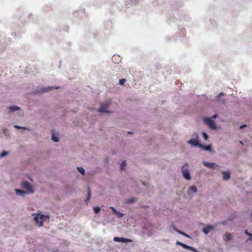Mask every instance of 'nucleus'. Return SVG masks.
I'll use <instances>...</instances> for the list:
<instances>
[{
  "label": "nucleus",
  "mask_w": 252,
  "mask_h": 252,
  "mask_svg": "<svg viewBox=\"0 0 252 252\" xmlns=\"http://www.w3.org/2000/svg\"><path fill=\"white\" fill-rule=\"evenodd\" d=\"M33 220L38 226H42L46 219L49 218V216H45L40 214H33Z\"/></svg>",
  "instance_id": "1"
},
{
  "label": "nucleus",
  "mask_w": 252,
  "mask_h": 252,
  "mask_svg": "<svg viewBox=\"0 0 252 252\" xmlns=\"http://www.w3.org/2000/svg\"><path fill=\"white\" fill-rule=\"evenodd\" d=\"M188 166V164L186 163L182 167V172L183 175V177L185 179L187 180H190L191 179V177L190 176L189 170H188L187 167Z\"/></svg>",
  "instance_id": "2"
},
{
  "label": "nucleus",
  "mask_w": 252,
  "mask_h": 252,
  "mask_svg": "<svg viewBox=\"0 0 252 252\" xmlns=\"http://www.w3.org/2000/svg\"><path fill=\"white\" fill-rule=\"evenodd\" d=\"M22 188L26 189L28 193H32L34 192L32 185L28 181H25L22 182Z\"/></svg>",
  "instance_id": "3"
},
{
  "label": "nucleus",
  "mask_w": 252,
  "mask_h": 252,
  "mask_svg": "<svg viewBox=\"0 0 252 252\" xmlns=\"http://www.w3.org/2000/svg\"><path fill=\"white\" fill-rule=\"evenodd\" d=\"M204 122L212 129H216V126L215 122L211 118H208L204 119Z\"/></svg>",
  "instance_id": "4"
},
{
  "label": "nucleus",
  "mask_w": 252,
  "mask_h": 252,
  "mask_svg": "<svg viewBox=\"0 0 252 252\" xmlns=\"http://www.w3.org/2000/svg\"><path fill=\"white\" fill-rule=\"evenodd\" d=\"M113 240L115 242L122 243L131 242L132 241V240L129 239L118 237H114Z\"/></svg>",
  "instance_id": "5"
},
{
  "label": "nucleus",
  "mask_w": 252,
  "mask_h": 252,
  "mask_svg": "<svg viewBox=\"0 0 252 252\" xmlns=\"http://www.w3.org/2000/svg\"><path fill=\"white\" fill-rule=\"evenodd\" d=\"M108 104H102L98 109V111L100 112H108V111L106 110L108 108Z\"/></svg>",
  "instance_id": "6"
},
{
  "label": "nucleus",
  "mask_w": 252,
  "mask_h": 252,
  "mask_svg": "<svg viewBox=\"0 0 252 252\" xmlns=\"http://www.w3.org/2000/svg\"><path fill=\"white\" fill-rule=\"evenodd\" d=\"M215 227L211 225H207L206 227L203 229V232L207 234L210 231L214 230Z\"/></svg>",
  "instance_id": "7"
},
{
  "label": "nucleus",
  "mask_w": 252,
  "mask_h": 252,
  "mask_svg": "<svg viewBox=\"0 0 252 252\" xmlns=\"http://www.w3.org/2000/svg\"><path fill=\"white\" fill-rule=\"evenodd\" d=\"M203 164L205 166L209 167L210 168H215L216 167L218 166L217 164H216L215 163L208 162H204L203 163Z\"/></svg>",
  "instance_id": "8"
},
{
  "label": "nucleus",
  "mask_w": 252,
  "mask_h": 252,
  "mask_svg": "<svg viewBox=\"0 0 252 252\" xmlns=\"http://www.w3.org/2000/svg\"><path fill=\"white\" fill-rule=\"evenodd\" d=\"M222 173L223 174V180H228L230 178V174L228 171H222Z\"/></svg>",
  "instance_id": "9"
},
{
  "label": "nucleus",
  "mask_w": 252,
  "mask_h": 252,
  "mask_svg": "<svg viewBox=\"0 0 252 252\" xmlns=\"http://www.w3.org/2000/svg\"><path fill=\"white\" fill-rule=\"evenodd\" d=\"M197 189L196 187L194 186H192L189 188L188 191V193L189 194H190L191 193V192H193L194 193H196L197 192Z\"/></svg>",
  "instance_id": "10"
},
{
  "label": "nucleus",
  "mask_w": 252,
  "mask_h": 252,
  "mask_svg": "<svg viewBox=\"0 0 252 252\" xmlns=\"http://www.w3.org/2000/svg\"><path fill=\"white\" fill-rule=\"evenodd\" d=\"M15 192L17 195H19L23 196L28 193L27 192H26L19 189H16Z\"/></svg>",
  "instance_id": "11"
},
{
  "label": "nucleus",
  "mask_w": 252,
  "mask_h": 252,
  "mask_svg": "<svg viewBox=\"0 0 252 252\" xmlns=\"http://www.w3.org/2000/svg\"><path fill=\"white\" fill-rule=\"evenodd\" d=\"M110 209H112L113 213L118 216L119 218H121L123 216V214L118 212L113 207H110Z\"/></svg>",
  "instance_id": "12"
},
{
  "label": "nucleus",
  "mask_w": 252,
  "mask_h": 252,
  "mask_svg": "<svg viewBox=\"0 0 252 252\" xmlns=\"http://www.w3.org/2000/svg\"><path fill=\"white\" fill-rule=\"evenodd\" d=\"M110 209H112L113 213L118 216L119 218H121L123 216V214L118 212L113 207H110Z\"/></svg>",
  "instance_id": "13"
},
{
  "label": "nucleus",
  "mask_w": 252,
  "mask_h": 252,
  "mask_svg": "<svg viewBox=\"0 0 252 252\" xmlns=\"http://www.w3.org/2000/svg\"><path fill=\"white\" fill-rule=\"evenodd\" d=\"M110 209H112L113 213L118 216L119 218H121L123 216V214L118 212L113 207H110Z\"/></svg>",
  "instance_id": "14"
},
{
  "label": "nucleus",
  "mask_w": 252,
  "mask_h": 252,
  "mask_svg": "<svg viewBox=\"0 0 252 252\" xmlns=\"http://www.w3.org/2000/svg\"><path fill=\"white\" fill-rule=\"evenodd\" d=\"M110 209H112L113 213L118 216L119 218H121L123 216V214L118 212L113 207H110Z\"/></svg>",
  "instance_id": "15"
},
{
  "label": "nucleus",
  "mask_w": 252,
  "mask_h": 252,
  "mask_svg": "<svg viewBox=\"0 0 252 252\" xmlns=\"http://www.w3.org/2000/svg\"><path fill=\"white\" fill-rule=\"evenodd\" d=\"M189 143L194 146H200L198 141L197 139H190L189 141Z\"/></svg>",
  "instance_id": "16"
},
{
  "label": "nucleus",
  "mask_w": 252,
  "mask_h": 252,
  "mask_svg": "<svg viewBox=\"0 0 252 252\" xmlns=\"http://www.w3.org/2000/svg\"><path fill=\"white\" fill-rule=\"evenodd\" d=\"M223 239L226 241H229L231 239V234L229 233H226L224 235Z\"/></svg>",
  "instance_id": "17"
},
{
  "label": "nucleus",
  "mask_w": 252,
  "mask_h": 252,
  "mask_svg": "<svg viewBox=\"0 0 252 252\" xmlns=\"http://www.w3.org/2000/svg\"><path fill=\"white\" fill-rule=\"evenodd\" d=\"M20 107L16 106H11L9 108V110L10 112H14L20 110Z\"/></svg>",
  "instance_id": "18"
},
{
  "label": "nucleus",
  "mask_w": 252,
  "mask_h": 252,
  "mask_svg": "<svg viewBox=\"0 0 252 252\" xmlns=\"http://www.w3.org/2000/svg\"><path fill=\"white\" fill-rule=\"evenodd\" d=\"M199 146L202 147L203 149V150H206V151H211V146L210 145L205 146V145L200 144Z\"/></svg>",
  "instance_id": "19"
},
{
  "label": "nucleus",
  "mask_w": 252,
  "mask_h": 252,
  "mask_svg": "<svg viewBox=\"0 0 252 252\" xmlns=\"http://www.w3.org/2000/svg\"><path fill=\"white\" fill-rule=\"evenodd\" d=\"M88 195H87L86 201H88L90 200V199L91 198V195L90 189L89 187H88Z\"/></svg>",
  "instance_id": "20"
},
{
  "label": "nucleus",
  "mask_w": 252,
  "mask_h": 252,
  "mask_svg": "<svg viewBox=\"0 0 252 252\" xmlns=\"http://www.w3.org/2000/svg\"><path fill=\"white\" fill-rule=\"evenodd\" d=\"M77 169H78V171L80 173H81L82 175H84L85 174V170H84V169L83 168L78 167H77Z\"/></svg>",
  "instance_id": "21"
},
{
  "label": "nucleus",
  "mask_w": 252,
  "mask_h": 252,
  "mask_svg": "<svg viewBox=\"0 0 252 252\" xmlns=\"http://www.w3.org/2000/svg\"><path fill=\"white\" fill-rule=\"evenodd\" d=\"M52 139L55 142H57L59 141V138L57 136H55V134H52Z\"/></svg>",
  "instance_id": "22"
},
{
  "label": "nucleus",
  "mask_w": 252,
  "mask_h": 252,
  "mask_svg": "<svg viewBox=\"0 0 252 252\" xmlns=\"http://www.w3.org/2000/svg\"><path fill=\"white\" fill-rule=\"evenodd\" d=\"M93 209L95 214H98L100 211V208L99 207H94Z\"/></svg>",
  "instance_id": "23"
},
{
  "label": "nucleus",
  "mask_w": 252,
  "mask_h": 252,
  "mask_svg": "<svg viewBox=\"0 0 252 252\" xmlns=\"http://www.w3.org/2000/svg\"><path fill=\"white\" fill-rule=\"evenodd\" d=\"M178 233L179 234H181V235H183V236H184L186 237H189H189H190L189 236V235H188L187 234H186V233H185L183 232V231H181V230H180V231H178Z\"/></svg>",
  "instance_id": "24"
},
{
  "label": "nucleus",
  "mask_w": 252,
  "mask_h": 252,
  "mask_svg": "<svg viewBox=\"0 0 252 252\" xmlns=\"http://www.w3.org/2000/svg\"><path fill=\"white\" fill-rule=\"evenodd\" d=\"M188 250H191L194 252H198L197 250L196 249H195L194 248L192 247L191 246H189L188 247Z\"/></svg>",
  "instance_id": "25"
},
{
  "label": "nucleus",
  "mask_w": 252,
  "mask_h": 252,
  "mask_svg": "<svg viewBox=\"0 0 252 252\" xmlns=\"http://www.w3.org/2000/svg\"><path fill=\"white\" fill-rule=\"evenodd\" d=\"M126 164L125 161H123L121 164V170H123L126 166Z\"/></svg>",
  "instance_id": "26"
},
{
  "label": "nucleus",
  "mask_w": 252,
  "mask_h": 252,
  "mask_svg": "<svg viewBox=\"0 0 252 252\" xmlns=\"http://www.w3.org/2000/svg\"><path fill=\"white\" fill-rule=\"evenodd\" d=\"M126 81V80L125 79H120L119 81V84L121 85H123L125 83Z\"/></svg>",
  "instance_id": "27"
},
{
  "label": "nucleus",
  "mask_w": 252,
  "mask_h": 252,
  "mask_svg": "<svg viewBox=\"0 0 252 252\" xmlns=\"http://www.w3.org/2000/svg\"><path fill=\"white\" fill-rule=\"evenodd\" d=\"M14 127L17 129H28L27 127H22V126H19L18 125H15L14 126Z\"/></svg>",
  "instance_id": "28"
},
{
  "label": "nucleus",
  "mask_w": 252,
  "mask_h": 252,
  "mask_svg": "<svg viewBox=\"0 0 252 252\" xmlns=\"http://www.w3.org/2000/svg\"><path fill=\"white\" fill-rule=\"evenodd\" d=\"M8 154V153L6 151H3L2 152L1 154H0V157H5L6 156V155H7Z\"/></svg>",
  "instance_id": "29"
},
{
  "label": "nucleus",
  "mask_w": 252,
  "mask_h": 252,
  "mask_svg": "<svg viewBox=\"0 0 252 252\" xmlns=\"http://www.w3.org/2000/svg\"><path fill=\"white\" fill-rule=\"evenodd\" d=\"M203 136L205 140H207L208 136L207 133H206L205 132H203Z\"/></svg>",
  "instance_id": "30"
},
{
  "label": "nucleus",
  "mask_w": 252,
  "mask_h": 252,
  "mask_svg": "<svg viewBox=\"0 0 252 252\" xmlns=\"http://www.w3.org/2000/svg\"><path fill=\"white\" fill-rule=\"evenodd\" d=\"M181 246H182L183 248L184 249H188V247L189 246L182 243L181 245H180Z\"/></svg>",
  "instance_id": "31"
},
{
  "label": "nucleus",
  "mask_w": 252,
  "mask_h": 252,
  "mask_svg": "<svg viewBox=\"0 0 252 252\" xmlns=\"http://www.w3.org/2000/svg\"><path fill=\"white\" fill-rule=\"evenodd\" d=\"M245 233L249 236L252 237V234L248 232L247 229L245 230Z\"/></svg>",
  "instance_id": "32"
},
{
  "label": "nucleus",
  "mask_w": 252,
  "mask_h": 252,
  "mask_svg": "<svg viewBox=\"0 0 252 252\" xmlns=\"http://www.w3.org/2000/svg\"><path fill=\"white\" fill-rule=\"evenodd\" d=\"M135 200L136 199L135 198H132L128 201V202L129 203H133L135 201Z\"/></svg>",
  "instance_id": "33"
},
{
  "label": "nucleus",
  "mask_w": 252,
  "mask_h": 252,
  "mask_svg": "<svg viewBox=\"0 0 252 252\" xmlns=\"http://www.w3.org/2000/svg\"><path fill=\"white\" fill-rule=\"evenodd\" d=\"M220 95H224V94L222 92L220 93L219 95H218L217 96V100H219L218 98L220 96Z\"/></svg>",
  "instance_id": "34"
},
{
  "label": "nucleus",
  "mask_w": 252,
  "mask_h": 252,
  "mask_svg": "<svg viewBox=\"0 0 252 252\" xmlns=\"http://www.w3.org/2000/svg\"><path fill=\"white\" fill-rule=\"evenodd\" d=\"M172 228L174 229V230H175L177 232H178V231H180V230L178 229L175 226H172Z\"/></svg>",
  "instance_id": "35"
},
{
  "label": "nucleus",
  "mask_w": 252,
  "mask_h": 252,
  "mask_svg": "<svg viewBox=\"0 0 252 252\" xmlns=\"http://www.w3.org/2000/svg\"><path fill=\"white\" fill-rule=\"evenodd\" d=\"M52 89V88H47V89H44V92H48V91H50V90H51Z\"/></svg>",
  "instance_id": "36"
},
{
  "label": "nucleus",
  "mask_w": 252,
  "mask_h": 252,
  "mask_svg": "<svg viewBox=\"0 0 252 252\" xmlns=\"http://www.w3.org/2000/svg\"><path fill=\"white\" fill-rule=\"evenodd\" d=\"M181 244H182V243L179 242V241H177L176 242V244L178 245H180V246L181 245Z\"/></svg>",
  "instance_id": "37"
},
{
  "label": "nucleus",
  "mask_w": 252,
  "mask_h": 252,
  "mask_svg": "<svg viewBox=\"0 0 252 252\" xmlns=\"http://www.w3.org/2000/svg\"><path fill=\"white\" fill-rule=\"evenodd\" d=\"M181 244H182V243L179 242V241H177L176 242V244L178 245H180V246L181 245Z\"/></svg>",
  "instance_id": "38"
},
{
  "label": "nucleus",
  "mask_w": 252,
  "mask_h": 252,
  "mask_svg": "<svg viewBox=\"0 0 252 252\" xmlns=\"http://www.w3.org/2000/svg\"><path fill=\"white\" fill-rule=\"evenodd\" d=\"M246 126L245 125H242L240 126V128L242 129V128H244V127H245Z\"/></svg>",
  "instance_id": "39"
},
{
  "label": "nucleus",
  "mask_w": 252,
  "mask_h": 252,
  "mask_svg": "<svg viewBox=\"0 0 252 252\" xmlns=\"http://www.w3.org/2000/svg\"><path fill=\"white\" fill-rule=\"evenodd\" d=\"M249 240L252 241V237L250 236V238L247 240V242L249 241Z\"/></svg>",
  "instance_id": "40"
},
{
  "label": "nucleus",
  "mask_w": 252,
  "mask_h": 252,
  "mask_svg": "<svg viewBox=\"0 0 252 252\" xmlns=\"http://www.w3.org/2000/svg\"><path fill=\"white\" fill-rule=\"evenodd\" d=\"M217 117V115H215L214 116H212V118H216Z\"/></svg>",
  "instance_id": "41"
},
{
  "label": "nucleus",
  "mask_w": 252,
  "mask_h": 252,
  "mask_svg": "<svg viewBox=\"0 0 252 252\" xmlns=\"http://www.w3.org/2000/svg\"><path fill=\"white\" fill-rule=\"evenodd\" d=\"M221 223H222V224H224V222H221Z\"/></svg>",
  "instance_id": "42"
},
{
  "label": "nucleus",
  "mask_w": 252,
  "mask_h": 252,
  "mask_svg": "<svg viewBox=\"0 0 252 252\" xmlns=\"http://www.w3.org/2000/svg\"><path fill=\"white\" fill-rule=\"evenodd\" d=\"M240 143L241 144H243V143L241 141L240 142Z\"/></svg>",
  "instance_id": "43"
},
{
  "label": "nucleus",
  "mask_w": 252,
  "mask_h": 252,
  "mask_svg": "<svg viewBox=\"0 0 252 252\" xmlns=\"http://www.w3.org/2000/svg\"><path fill=\"white\" fill-rule=\"evenodd\" d=\"M128 134H131V132H128Z\"/></svg>",
  "instance_id": "44"
},
{
  "label": "nucleus",
  "mask_w": 252,
  "mask_h": 252,
  "mask_svg": "<svg viewBox=\"0 0 252 252\" xmlns=\"http://www.w3.org/2000/svg\"><path fill=\"white\" fill-rule=\"evenodd\" d=\"M115 57H116V56H113V58H115ZM112 59H113V58H112Z\"/></svg>",
  "instance_id": "45"
}]
</instances>
